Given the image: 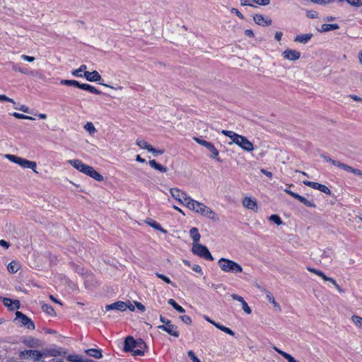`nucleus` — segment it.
<instances>
[{
    "mask_svg": "<svg viewBox=\"0 0 362 362\" xmlns=\"http://www.w3.org/2000/svg\"><path fill=\"white\" fill-rule=\"evenodd\" d=\"M146 349V343L141 339L135 340L132 337H128L124 341V350L132 352L133 356H143Z\"/></svg>",
    "mask_w": 362,
    "mask_h": 362,
    "instance_id": "obj_1",
    "label": "nucleus"
},
{
    "mask_svg": "<svg viewBox=\"0 0 362 362\" xmlns=\"http://www.w3.org/2000/svg\"><path fill=\"white\" fill-rule=\"evenodd\" d=\"M221 133L229 137L231 139L232 143L235 144L244 151L247 152L253 151L254 146L252 143L250 142L245 136L229 130H222Z\"/></svg>",
    "mask_w": 362,
    "mask_h": 362,
    "instance_id": "obj_2",
    "label": "nucleus"
},
{
    "mask_svg": "<svg viewBox=\"0 0 362 362\" xmlns=\"http://www.w3.org/2000/svg\"><path fill=\"white\" fill-rule=\"evenodd\" d=\"M68 162L74 168L90 176V177L95 179V180L99 182L103 180V176L102 175L98 173L92 166L84 164L81 160L75 159L69 160Z\"/></svg>",
    "mask_w": 362,
    "mask_h": 362,
    "instance_id": "obj_3",
    "label": "nucleus"
},
{
    "mask_svg": "<svg viewBox=\"0 0 362 362\" xmlns=\"http://www.w3.org/2000/svg\"><path fill=\"white\" fill-rule=\"evenodd\" d=\"M218 265L224 272L238 274L243 272V268L239 264L226 258H221L218 261Z\"/></svg>",
    "mask_w": 362,
    "mask_h": 362,
    "instance_id": "obj_4",
    "label": "nucleus"
},
{
    "mask_svg": "<svg viewBox=\"0 0 362 362\" xmlns=\"http://www.w3.org/2000/svg\"><path fill=\"white\" fill-rule=\"evenodd\" d=\"M5 158H6L11 162L19 165L23 168H30L36 172L35 168L37 167V164L34 161H30L27 159L11 154H6Z\"/></svg>",
    "mask_w": 362,
    "mask_h": 362,
    "instance_id": "obj_5",
    "label": "nucleus"
},
{
    "mask_svg": "<svg viewBox=\"0 0 362 362\" xmlns=\"http://www.w3.org/2000/svg\"><path fill=\"white\" fill-rule=\"evenodd\" d=\"M160 320L161 322L163 323L162 325L158 326V328L159 329H161L163 331L166 332L169 334L178 337L180 336V333L177 331V327L175 325L171 323V321L170 320H168L163 317L162 315L160 316Z\"/></svg>",
    "mask_w": 362,
    "mask_h": 362,
    "instance_id": "obj_6",
    "label": "nucleus"
},
{
    "mask_svg": "<svg viewBox=\"0 0 362 362\" xmlns=\"http://www.w3.org/2000/svg\"><path fill=\"white\" fill-rule=\"evenodd\" d=\"M192 251L193 254L199 256L206 260L212 261L214 259L208 248L202 244H193Z\"/></svg>",
    "mask_w": 362,
    "mask_h": 362,
    "instance_id": "obj_7",
    "label": "nucleus"
},
{
    "mask_svg": "<svg viewBox=\"0 0 362 362\" xmlns=\"http://www.w3.org/2000/svg\"><path fill=\"white\" fill-rule=\"evenodd\" d=\"M193 139L197 143L204 146L211 153L210 156L211 158L216 159L218 162H221V160L218 157V151L216 149V148L214 146L213 144L206 140H204L199 137H194Z\"/></svg>",
    "mask_w": 362,
    "mask_h": 362,
    "instance_id": "obj_8",
    "label": "nucleus"
},
{
    "mask_svg": "<svg viewBox=\"0 0 362 362\" xmlns=\"http://www.w3.org/2000/svg\"><path fill=\"white\" fill-rule=\"evenodd\" d=\"M16 320L18 321V323L26 327L28 329H35V325L31 319L20 311H16Z\"/></svg>",
    "mask_w": 362,
    "mask_h": 362,
    "instance_id": "obj_9",
    "label": "nucleus"
},
{
    "mask_svg": "<svg viewBox=\"0 0 362 362\" xmlns=\"http://www.w3.org/2000/svg\"><path fill=\"white\" fill-rule=\"evenodd\" d=\"M170 195L180 204H183L186 202L189 196L178 188H171L170 189Z\"/></svg>",
    "mask_w": 362,
    "mask_h": 362,
    "instance_id": "obj_10",
    "label": "nucleus"
},
{
    "mask_svg": "<svg viewBox=\"0 0 362 362\" xmlns=\"http://www.w3.org/2000/svg\"><path fill=\"white\" fill-rule=\"evenodd\" d=\"M198 214H200L201 215L214 221H218V218L216 216L215 212L203 203L201 204Z\"/></svg>",
    "mask_w": 362,
    "mask_h": 362,
    "instance_id": "obj_11",
    "label": "nucleus"
},
{
    "mask_svg": "<svg viewBox=\"0 0 362 362\" xmlns=\"http://www.w3.org/2000/svg\"><path fill=\"white\" fill-rule=\"evenodd\" d=\"M303 183L306 186H308L315 189H317L326 194H331V190L324 185L308 180H305L303 182Z\"/></svg>",
    "mask_w": 362,
    "mask_h": 362,
    "instance_id": "obj_12",
    "label": "nucleus"
},
{
    "mask_svg": "<svg viewBox=\"0 0 362 362\" xmlns=\"http://www.w3.org/2000/svg\"><path fill=\"white\" fill-rule=\"evenodd\" d=\"M283 57L290 61H295L300 58V52L296 49H287L282 53Z\"/></svg>",
    "mask_w": 362,
    "mask_h": 362,
    "instance_id": "obj_13",
    "label": "nucleus"
},
{
    "mask_svg": "<svg viewBox=\"0 0 362 362\" xmlns=\"http://www.w3.org/2000/svg\"><path fill=\"white\" fill-rule=\"evenodd\" d=\"M202 203L193 199L189 196L188 199H187L186 202L184 204V205L187 207L189 210H192L196 213L199 212V209L201 206Z\"/></svg>",
    "mask_w": 362,
    "mask_h": 362,
    "instance_id": "obj_14",
    "label": "nucleus"
},
{
    "mask_svg": "<svg viewBox=\"0 0 362 362\" xmlns=\"http://www.w3.org/2000/svg\"><path fill=\"white\" fill-rule=\"evenodd\" d=\"M28 358H30L37 362H43V354L37 350H28L25 353Z\"/></svg>",
    "mask_w": 362,
    "mask_h": 362,
    "instance_id": "obj_15",
    "label": "nucleus"
},
{
    "mask_svg": "<svg viewBox=\"0 0 362 362\" xmlns=\"http://www.w3.org/2000/svg\"><path fill=\"white\" fill-rule=\"evenodd\" d=\"M243 205L248 209H251L252 211L257 210V204L256 199L254 198L245 197L243 200Z\"/></svg>",
    "mask_w": 362,
    "mask_h": 362,
    "instance_id": "obj_16",
    "label": "nucleus"
},
{
    "mask_svg": "<svg viewBox=\"0 0 362 362\" xmlns=\"http://www.w3.org/2000/svg\"><path fill=\"white\" fill-rule=\"evenodd\" d=\"M83 77L90 82H98L101 80V76L97 71H85Z\"/></svg>",
    "mask_w": 362,
    "mask_h": 362,
    "instance_id": "obj_17",
    "label": "nucleus"
},
{
    "mask_svg": "<svg viewBox=\"0 0 362 362\" xmlns=\"http://www.w3.org/2000/svg\"><path fill=\"white\" fill-rule=\"evenodd\" d=\"M127 308V304L123 301H117L114 303L107 305L105 306L106 310H117L119 311H124Z\"/></svg>",
    "mask_w": 362,
    "mask_h": 362,
    "instance_id": "obj_18",
    "label": "nucleus"
},
{
    "mask_svg": "<svg viewBox=\"0 0 362 362\" xmlns=\"http://www.w3.org/2000/svg\"><path fill=\"white\" fill-rule=\"evenodd\" d=\"M3 303L5 306L8 307L11 310L18 309L20 307V302L17 300H13L10 298H4Z\"/></svg>",
    "mask_w": 362,
    "mask_h": 362,
    "instance_id": "obj_19",
    "label": "nucleus"
},
{
    "mask_svg": "<svg viewBox=\"0 0 362 362\" xmlns=\"http://www.w3.org/2000/svg\"><path fill=\"white\" fill-rule=\"evenodd\" d=\"M253 20L255 23L259 25H269L272 24V21L268 19H264V16L260 14H256L253 17Z\"/></svg>",
    "mask_w": 362,
    "mask_h": 362,
    "instance_id": "obj_20",
    "label": "nucleus"
},
{
    "mask_svg": "<svg viewBox=\"0 0 362 362\" xmlns=\"http://www.w3.org/2000/svg\"><path fill=\"white\" fill-rule=\"evenodd\" d=\"M78 88L87 90L90 93L96 94V95H100L102 92L98 89H96L94 86L87 84V83H80Z\"/></svg>",
    "mask_w": 362,
    "mask_h": 362,
    "instance_id": "obj_21",
    "label": "nucleus"
},
{
    "mask_svg": "<svg viewBox=\"0 0 362 362\" xmlns=\"http://www.w3.org/2000/svg\"><path fill=\"white\" fill-rule=\"evenodd\" d=\"M136 145L139 146L142 149H146L148 152H153L155 148L148 144L145 140L142 139H138L136 142Z\"/></svg>",
    "mask_w": 362,
    "mask_h": 362,
    "instance_id": "obj_22",
    "label": "nucleus"
},
{
    "mask_svg": "<svg viewBox=\"0 0 362 362\" xmlns=\"http://www.w3.org/2000/svg\"><path fill=\"white\" fill-rule=\"evenodd\" d=\"M295 199H298L299 202L303 203L307 207H310V208H315L316 207V204H315V202L313 200H308L305 197H304L298 194L297 196H296Z\"/></svg>",
    "mask_w": 362,
    "mask_h": 362,
    "instance_id": "obj_23",
    "label": "nucleus"
},
{
    "mask_svg": "<svg viewBox=\"0 0 362 362\" xmlns=\"http://www.w3.org/2000/svg\"><path fill=\"white\" fill-rule=\"evenodd\" d=\"M86 353L88 356L97 359L103 357L102 351L100 349H88L86 350Z\"/></svg>",
    "mask_w": 362,
    "mask_h": 362,
    "instance_id": "obj_24",
    "label": "nucleus"
},
{
    "mask_svg": "<svg viewBox=\"0 0 362 362\" xmlns=\"http://www.w3.org/2000/svg\"><path fill=\"white\" fill-rule=\"evenodd\" d=\"M189 235L191 238L193 240L194 243L197 244L200 240L201 235L199 233V230L197 228L193 227L189 230Z\"/></svg>",
    "mask_w": 362,
    "mask_h": 362,
    "instance_id": "obj_25",
    "label": "nucleus"
},
{
    "mask_svg": "<svg viewBox=\"0 0 362 362\" xmlns=\"http://www.w3.org/2000/svg\"><path fill=\"white\" fill-rule=\"evenodd\" d=\"M312 36H313L312 34H303V35H297L295 37L294 41L297 42L305 44L311 39Z\"/></svg>",
    "mask_w": 362,
    "mask_h": 362,
    "instance_id": "obj_26",
    "label": "nucleus"
},
{
    "mask_svg": "<svg viewBox=\"0 0 362 362\" xmlns=\"http://www.w3.org/2000/svg\"><path fill=\"white\" fill-rule=\"evenodd\" d=\"M148 163L150 166L155 170H157L161 173L167 172V168L158 163L155 160H150Z\"/></svg>",
    "mask_w": 362,
    "mask_h": 362,
    "instance_id": "obj_27",
    "label": "nucleus"
},
{
    "mask_svg": "<svg viewBox=\"0 0 362 362\" xmlns=\"http://www.w3.org/2000/svg\"><path fill=\"white\" fill-rule=\"evenodd\" d=\"M273 349L277 353L281 354L284 358H286L288 361V362H297V361L291 355L288 354V353H286V352H285L284 351H281V349H279L276 346H274Z\"/></svg>",
    "mask_w": 362,
    "mask_h": 362,
    "instance_id": "obj_28",
    "label": "nucleus"
},
{
    "mask_svg": "<svg viewBox=\"0 0 362 362\" xmlns=\"http://www.w3.org/2000/svg\"><path fill=\"white\" fill-rule=\"evenodd\" d=\"M148 224L151 226L152 228L161 231L164 233H166L167 231L161 226L160 223H158L157 221L150 219L148 221H147Z\"/></svg>",
    "mask_w": 362,
    "mask_h": 362,
    "instance_id": "obj_29",
    "label": "nucleus"
},
{
    "mask_svg": "<svg viewBox=\"0 0 362 362\" xmlns=\"http://www.w3.org/2000/svg\"><path fill=\"white\" fill-rule=\"evenodd\" d=\"M339 28L337 24H322L320 30V32H328L330 30H337Z\"/></svg>",
    "mask_w": 362,
    "mask_h": 362,
    "instance_id": "obj_30",
    "label": "nucleus"
},
{
    "mask_svg": "<svg viewBox=\"0 0 362 362\" xmlns=\"http://www.w3.org/2000/svg\"><path fill=\"white\" fill-rule=\"evenodd\" d=\"M168 304L170 305L175 310H176L180 313H184L185 310L178 305L175 300L170 298L168 300Z\"/></svg>",
    "mask_w": 362,
    "mask_h": 362,
    "instance_id": "obj_31",
    "label": "nucleus"
},
{
    "mask_svg": "<svg viewBox=\"0 0 362 362\" xmlns=\"http://www.w3.org/2000/svg\"><path fill=\"white\" fill-rule=\"evenodd\" d=\"M62 85L68 86H74L76 88L79 87L80 83L76 80H66L63 79L60 81Z\"/></svg>",
    "mask_w": 362,
    "mask_h": 362,
    "instance_id": "obj_32",
    "label": "nucleus"
},
{
    "mask_svg": "<svg viewBox=\"0 0 362 362\" xmlns=\"http://www.w3.org/2000/svg\"><path fill=\"white\" fill-rule=\"evenodd\" d=\"M7 269L10 273H16L18 270L19 266L17 262H11L8 264Z\"/></svg>",
    "mask_w": 362,
    "mask_h": 362,
    "instance_id": "obj_33",
    "label": "nucleus"
},
{
    "mask_svg": "<svg viewBox=\"0 0 362 362\" xmlns=\"http://www.w3.org/2000/svg\"><path fill=\"white\" fill-rule=\"evenodd\" d=\"M216 327L219 329L220 330L231 335V336H234L235 335V332L231 330L230 329H229L228 327H226L219 323H218V325H216Z\"/></svg>",
    "mask_w": 362,
    "mask_h": 362,
    "instance_id": "obj_34",
    "label": "nucleus"
},
{
    "mask_svg": "<svg viewBox=\"0 0 362 362\" xmlns=\"http://www.w3.org/2000/svg\"><path fill=\"white\" fill-rule=\"evenodd\" d=\"M351 320L358 327L362 329V317L354 315L351 317Z\"/></svg>",
    "mask_w": 362,
    "mask_h": 362,
    "instance_id": "obj_35",
    "label": "nucleus"
},
{
    "mask_svg": "<svg viewBox=\"0 0 362 362\" xmlns=\"http://www.w3.org/2000/svg\"><path fill=\"white\" fill-rule=\"evenodd\" d=\"M42 310L45 313H47V314H49L50 315H52L54 314V310L53 308L51 305H48V304H45V303L43 304L42 305Z\"/></svg>",
    "mask_w": 362,
    "mask_h": 362,
    "instance_id": "obj_36",
    "label": "nucleus"
},
{
    "mask_svg": "<svg viewBox=\"0 0 362 362\" xmlns=\"http://www.w3.org/2000/svg\"><path fill=\"white\" fill-rule=\"evenodd\" d=\"M67 359L71 362H83L82 357L76 354L69 355Z\"/></svg>",
    "mask_w": 362,
    "mask_h": 362,
    "instance_id": "obj_37",
    "label": "nucleus"
},
{
    "mask_svg": "<svg viewBox=\"0 0 362 362\" xmlns=\"http://www.w3.org/2000/svg\"><path fill=\"white\" fill-rule=\"evenodd\" d=\"M84 129L90 134H93L96 132V129L92 122H87L84 126Z\"/></svg>",
    "mask_w": 362,
    "mask_h": 362,
    "instance_id": "obj_38",
    "label": "nucleus"
},
{
    "mask_svg": "<svg viewBox=\"0 0 362 362\" xmlns=\"http://www.w3.org/2000/svg\"><path fill=\"white\" fill-rule=\"evenodd\" d=\"M269 220L271 221H273L274 223H275L278 226L281 225L283 223L282 220L280 218V216L279 215H276V214H273V215L270 216Z\"/></svg>",
    "mask_w": 362,
    "mask_h": 362,
    "instance_id": "obj_39",
    "label": "nucleus"
},
{
    "mask_svg": "<svg viewBox=\"0 0 362 362\" xmlns=\"http://www.w3.org/2000/svg\"><path fill=\"white\" fill-rule=\"evenodd\" d=\"M12 115L13 117H15L17 119H30V120H34L35 118L32 117H30V116H27V115H25L23 114H21V113H18V112H13L12 114Z\"/></svg>",
    "mask_w": 362,
    "mask_h": 362,
    "instance_id": "obj_40",
    "label": "nucleus"
},
{
    "mask_svg": "<svg viewBox=\"0 0 362 362\" xmlns=\"http://www.w3.org/2000/svg\"><path fill=\"white\" fill-rule=\"evenodd\" d=\"M346 171L352 173H354L355 175H357L362 176V170H361L354 168H352V167H351L349 165H348L347 169H346Z\"/></svg>",
    "mask_w": 362,
    "mask_h": 362,
    "instance_id": "obj_41",
    "label": "nucleus"
},
{
    "mask_svg": "<svg viewBox=\"0 0 362 362\" xmlns=\"http://www.w3.org/2000/svg\"><path fill=\"white\" fill-rule=\"evenodd\" d=\"M332 164L335 165V166H337V167H338V168H341V169H343L344 170H346L347 167H348V165L344 164V163H341V162H339L338 160H333L332 161Z\"/></svg>",
    "mask_w": 362,
    "mask_h": 362,
    "instance_id": "obj_42",
    "label": "nucleus"
},
{
    "mask_svg": "<svg viewBox=\"0 0 362 362\" xmlns=\"http://www.w3.org/2000/svg\"><path fill=\"white\" fill-rule=\"evenodd\" d=\"M156 275L158 278L162 279L163 281H164L165 283L168 284H172L173 282L171 281V280L170 279V278H168V276L162 274H160V273H156Z\"/></svg>",
    "mask_w": 362,
    "mask_h": 362,
    "instance_id": "obj_43",
    "label": "nucleus"
},
{
    "mask_svg": "<svg viewBox=\"0 0 362 362\" xmlns=\"http://www.w3.org/2000/svg\"><path fill=\"white\" fill-rule=\"evenodd\" d=\"M318 276L322 277L324 281H329L332 284H335V280L331 277L327 276L322 272L318 274Z\"/></svg>",
    "mask_w": 362,
    "mask_h": 362,
    "instance_id": "obj_44",
    "label": "nucleus"
},
{
    "mask_svg": "<svg viewBox=\"0 0 362 362\" xmlns=\"http://www.w3.org/2000/svg\"><path fill=\"white\" fill-rule=\"evenodd\" d=\"M188 356L193 362H201V361L196 356L193 351H188Z\"/></svg>",
    "mask_w": 362,
    "mask_h": 362,
    "instance_id": "obj_45",
    "label": "nucleus"
},
{
    "mask_svg": "<svg viewBox=\"0 0 362 362\" xmlns=\"http://www.w3.org/2000/svg\"><path fill=\"white\" fill-rule=\"evenodd\" d=\"M349 4L355 6H362V0H346Z\"/></svg>",
    "mask_w": 362,
    "mask_h": 362,
    "instance_id": "obj_46",
    "label": "nucleus"
},
{
    "mask_svg": "<svg viewBox=\"0 0 362 362\" xmlns=\"http://www.w3.org/2000/svg\"><path fill=\"white\" fill-rule=\"evenodd\" d=\"M180 318L185 324L189 325L192 323V319L188 315H182Z\"/></svg>",
    "mask_w": 362,
    "mask_h": 362,
    "instance_id": "obj_47",
    "label": "nucleus"
},
{
    "mask_svg": "<svg viewBox=\"0 0 362 362\" xmlns=\"http://www.w3.org/2000/svg\"><path fill=\"white\" fill-rule=\"evenodd\" d=\"M15 109L25 113L30 112V108L25 105H21L20 107H16Z\"/></svg>",
    "mask_w": 362,
    "mask_h": 362,
    "instance_id": "obj_48",
    "label": "nucleus"
},
{
    "mask_svg": "<svg viewBox=\"0 0 362 362\" xmlns=\"http://www.w3.org/2000/svg\"><path fill=\"white\" fill-rule=\"evenodd\" d=\"M241 304H242V308H243V310L247 314H250L252 310H251L250 308L249 307V305H247V303H246V301L244 300V302L242 303Z\"/></svg>",
    "mask_w": 362,
    "mask_h": 362,
    "instance_id": "obj_49",
    "label": "nucleus"
},
{
    "mask_svg": "<svg viewBox=\"0 0 362 362\" xmlns=\"http://www.w3.org/2000/svg\"><path fill=\"white\" fill-rule=\"evenodd\" d=\"M0 101H6L15 104V101L5 95H0Z\"/></svg>",
    "mask_w": 362,
    "mask_h": 362,
    "instance_id": "obj_50",
    "label": "nucleus"
},
{
    "mask_svg": "<svg viewBox=\"0 0 362 362\" xmlns=\"http://www.w3.org/2000/svg\"><path fill=\"white\" fill-rule=\"evenodd\" d=\"M71 74L76 77H83V74H82L81 71H79V68L78 69L74 70L71 72Z\"/></svg>",
    "mask_w": 362,
    "mask_h": 362,
    "instance_id": "obj_51",
    "label": "nucleus"
},
{
    "mask_svg": "<svg viewBox=\"0 0 362 362\" xmlns=\"http://www.w3.org/2000/svg\"><path fill=\"white\" fill-rule=\"evenodd\" d=\"M252 2L259 5L266 6L269 4V0H252Z\"/></svg>",
    "mask_w": 362,
    "mask_h": 362,
    "instance_id": "obj_52",
    "label": "nucleus"
},
{
    "mask_svg": "<svg viewBox=\"0 0 362 362\" xmlns=\"http://www.w3.org/2000/svg\"><path fill=\"white\" fill-rule=\"evenodd\" d=\"M231 297L233 300H238V301L240 302L241 303H243L245 300L243 297H241L237 294H232Z\"/></svg>",
    "mask_w": 362,
    "mask_h": 362,
    "instance_id": "obj_53",
    "label": "nucleus"
},
{
    "mask_svg": "<svg viewBox=\"0 0 362 362\" xmlns=\"http://www.w3.org/2000/svg\"><path fill=\"white\" fill-rule=\"evenodd\" d=\"M192 270L197 273L202 274V267L198 264H194L192 267Z\"/></svg>",
    "mask_w": 362,
    "mask_h": 362,
    "instance_id": "obj_54",
    "label": "nucleus"
},
{
    "mask_svg": "<svg viewBox=\"0 0 362 362\" xmlns=\"http://www.w3.org/2000/svg\"><path fill=\"white\" fill-rule=\"evenodd\" d=\"M21 58L25 61L29 62H32L35 60V58L33 57L28 56L25 54L21 55Z\"/></svg>",
    "mask_w": 362,
    "mask_h": 362,
    "instance_id": "obj_55",
    "label": "nucleus"
},
{
    "mask_svg": "<svg viewBox=\"0 0 362 362\" xmlns=\"http://www.w3.org/2000/svg\"><path fill=\"white\" fill-rule=\"evenodd\" d=\"M252 0H240V4L243 6H252Z\"/></svg>",
    "mask_w": 362,
    "mask_h": 362,
    "instance_id": "obj_56",
    "label": "nucleus"
},
{
    "mask_svg": "<svg viewBox=\"0 0 362 362\" xmlns=\"http://www.w3.org/2000/svg\"><path fill=\"white\" fill-rule=\"evenodd\" d=\"M231 13L236 14L241 19L244 18V17L242 15V13L237 8H233L231 9Z\"/></svg>",
    "mask_w": 362,
    "mask_h": 362,
    "instance_id": "obj_57",
    "label": "nucleus"
},
{
    "mask_svg": "<svg viewBox=\"0 0 362 362\" xmlns=\"http://www.w3.org/2000/svg\"><path fill=\"white\" fill-rule=\"evenodd\" d=\"M314 3L320 4H328L333 0H311Z\"/></svg>",
    "mask_w": 362,
    "mask_h": 362,
    "instance_id": "obj_58",
    "label": "nucleus"
},
{
    "mask_svg": "<svg viewBox=\"0 0 362 362\" xmlns=\"http://www.w3.org/2000/svg\"><path fill=\"white\" fill-rule=\"evenodd\" d=\"M0 246L4 247L5 249H8L10 246V244H9V243H8L7 241H6L4 240H0Z\"/></svg>",
    "mask_w": 362,
    "mask_h": 362,
    "instance_id": "obj_59",
    "label": "nucleus"
},
{
    "mask_svg": "<svg viewBox=\"0 0 362 362\" xmlns=\"http://www.w3.org/2000/svg\"><path fill=\"white\" fill-rule=\"evenodd\" d=\"M135 305L138 308V310H139L142 312H144L145 310V306L142 303H141L139 302H135Z\"/></svg>",
    "mask_w": 362,
    "mask_h": 362,
    "instance_id": "obj_60",
    "label": "nucleus"
},
{
    "mask_svg": "<svg viewBox=\"0 0 362 362\" xmlns=\"http://www.w3.org/2000/svg\"><path fill=\"white\" fill-rule=\"evenodd\" d=\"M267 299L268 300L269 302H270L271 303H275V299L273 297V296L271 294V293H268L267 294Z\"/></svg>",
    "mask_w": 362,
    "mask_h": 362,
    "instance_id": "obj_61",
    "label": "nucleus"
},
{
    "mask_svg": "<svg viewBox=\"0 0 362 362\" xmlns=\"http://www.w3.org/2000/svg\"><path fill=\"white\" fill-rule=\"evenodd\" d=\"M284 192H285L286 193H287L288 194L291 195V197H293V198H296V196H297V195H298V194H297V193H295V192H293L291 191V190H290V189H286L284 190Z\"/></svg>",
    "mask_w": 362,
    "mask_h": 362,
    "instance_id": "obj_62",
    "label": "nucleus"
},
{
    "mask_svg": "<svg viewBox=\"0 0 362 362\" xmlns=\"http://www.w3.org/2000/svg\"><path fill=\"white\" fill-rule=\"evenodd\" d=\"M350 98L355 101L362 102V98L358 97L356 95H350Z\"/></svg>",
    "mask_w": 362,
    "mask_h": 362,
    "instance_id": "obj_63",
    "label": "nucleus"
},
{
    "mask_svg": "<svg viewBox=\"0 0 362 362\" xmlns=\"http://www.w3.org/2000/svg\"><path fill=\"white\" fill-rule=\"evenodd\" d=\"M245 35L249 37H252L254 36V33L252 30H245Z\"/></svg>",
    "mask_w": 362,
    "mask_h": 362,
    "instance_id": "obj_64",
    "label": "nucleus"
}]
</instances>
